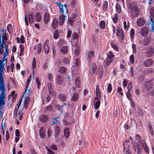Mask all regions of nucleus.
Returning a JSON list of instances; mask_svg holds the SVG:
<instances>
[{
    "label": "nucleus",
    "mask_w": 154,
    "mask_h": 154,
    "mask_svg": "<svg viewBox=\"0 0 154 154\" xmlns=\"http://www.w3.org/2000/svg\"><path fill=\"white\" fill-rule=\"evenodd\" d=\"M148 33V29L147 27H143L141 30V34L142 36L145 37L146 36Z\"/></svg>",
    "instance_id": "9"
},
{
    "label": "nucleus",
    "mask_w": 154,
    "mask_h": 154,
    "mask_svg": "<svg viewBox=\"0 0 154 154\" xmlns=\"http://www.w3.org/2000/svg\"><path fill=\"white\" fill-rule=\"evenodd\" d=\"M34 16L32 14H29L28 17V20L30 23L32 24L34 22Z\"/></svg>",
    "instance_id": "23"
},
{
    "label": "nucleus",
    "mask_w": 154,
    "mask_h": 154,
    "mask_svg": "<svg viewBox=\"0 0 154 154\" xmlns=\"http://www.w3.org/2000/svg\"><path fill=\"white\" fill-rule=\"evenodd\" d=\"M46 149L48 152V153L47 154H55L54 152L51 149L48 148V147H46Z\"/></svg>",
    "instance_id": "58"
},
{
    "label": "nucleus",
    "mask_w": 154,
    "mask_h": 154,
    "mask_svg": "<svg viewBox=\"0 0 154 154\" xmlns=\"http://www.w3.org/2000/svg\"><path fill=\"white\" fill-rule=\"evenodd\" d=\"M54 37L55 39H57L59 37L58 32L57 31H55L54 34Z\"/></svg>",
    "instance_id": "47"
},
{
    "label": "nucleus",
    "mask_w": 154,
    "mask_h": 154,
    "mask_svg": "<svg viewBox=\"0 0 154 154\" xmlns=\"http://www.w3.org/2000/svg\"><path fill=\"white\" fill-rule=\"evenodd\" d=\"M107 57L109 58H111V59L113 60L114 57V56L113 55L111 51L109 52L108 55Z\"/></svg>",
    "instance_id": "44"
},
{
    "label": "nucleus",
    "mask_w": 154,
    "mask_h": 154,
    "mask_svg": "<svg viewBox=\"0 0 154 154\" xmlns=\"http://www.w3.org/2000/svg\"><path fill=\"white\" fill-rule=\"evenodd\" d=\"M134 149L138 154L141 153L142 148L139 144L137 143H135L134 145Z\"/></svg>",
    "instance_id": "5"
},
{
    "label": "nucleus",
    "mask_w": 154,
    "mask_h": 154,
    "mask_svg": "<svg viewBox=\"0 0 154 154\" xmlns=\"http://www.w3.org/2000/svg\"><path fill=\"white\" fill-rule=\"evenodd\" d=\"M58 25V22L57 19L55 18L53 19L52 21V27L54 29L57 28Z\"/></svg>",
    "instance_id": "14"
},
{
    "label": "nucleus",
    "mask_w": 154,
    "mask_h": 154,
    "mask_svg": "<svg viewBox=\"0 0 154 154\" xmlns=\"http://www.w3.org/2000/svg\"><path fill=\"white\" fill-rule=\"evenodd\" d=\"M132 47L133 49V53H134L135 54L136 53L137 51L136 50V47L135 44H132Z\"/></svg>",
    "instance_id": "52"
},
{
    "label": "nucleus",
    "mask_w": 154,
    "mask_h": 154,
    "mask_svg": "<svg viewBox=\"0 0 154 154\" xmlns=\"http://www.w3.org/2000/svg\"><path fill=\"white\" fill-rule=\"evenodd\" d=\"M79 49L78 47L76 46L75 51V54L76 55H78L79 54Z\"/></svg>",
    "instance_id": "51"
},
{
    "label": "nucleus",
    "mask_w": 154,
    "mask_h": 154,
    "mask_svg": "<svg viewBox=\"0 0 154 154\" xmlns=\"http://www.w3.org/2000/svg\"><path fill=\"white\" fill-rule=\"evenodd\" d=\"M132 82H130L128 85V91H131V89L132 88Z\"/></svg>",
    "instance_id": "60"
},
{
    "label": "nucleus",
    "mask_w": 154,
    "mask_h": 154,
    "mask_svg": "<svg viewBox=\"0 0 154 154\" xmlns=\"http://www.w3.org/2000/svg\"><path fill=\"white\" fill-rule=\"evenodd\" d=\"M20 53L22 54L23 53V52L24 50V47L23 46V45H20Z\"/></svg>",
    "instance_id": "62"
},
{
    "label": "nucleus",
    "mask_w": 154,
    "mask_h": 154,
    "mask_svg": "<svg viewBox=\"0 0 154 154\" xmlns=\"http://www.w3.org/2000/svg\"><path fill=\"white\" fill-rule=\"evenodd\" d=\"M137 22V24L140 26H143L145 23L144 19L142 18H139L138 19Z\"/></svg>",
    "instance_id": "19"
},
{
    "label": "nucleus",
    "mask_w": 154,
    "mask_h": 154,
    "mask_svg": "<svg viewBox=\"0 0 154 154\" xmlns=\"http://www.w3.org/2000/svg\"><path fill=\"white\" fill-rule=\"evenodd\" d=\"M80 78L79 76H78L75 79V82L76 86L77 88H79L80 87Z\"/></svg>",
    "instance_id": "21"
},
{
    "label": "nucleus",
    "mask_w": 154,
    "mask_h": 154,
    "mask_svg": "<svg viewBox=\"0 0 154 154\" xmlns=\"http://www.w3.org/2000/svg\"><path fill=\"white\" fill-rule=\"evenodd\" d=\"M150 17L154 18V7L150 8Z\"/></svg>",
    "instance_id": "35"
},
{
    "label": "nucleus",
    "mask_w": 154,
    "mask_h": 154,
    "mask_svg": "<svg viewBox=\"0 0 154 154\" xmlns=\"http://www.w3.org/2000/svg\"><path fill=\"white\" fill-rule=\"evenodd\" d=\"M50 19V15L48 13H45L43 16L44 22L45 23H47L49 21Z\"/></svg>",
    "instance_id": "15"
},
{
    "label": "nucleus",
    "mask_w": 154,
    "mask_h": 154,
    "mask_svg": "<svg viewBox=\"0 0 154 154\" xmlns=\"http://www.w3.org/2000/svg\"><path fill=\"white\" fill-rule=\"evenodd\" d=\"M63 63L65 64H69V60L67 57H65L63 60Z\"/></svg>",
    "instance_id": "57"
},
{
    "label": "nucleus",
    "mask_w": 154,
    "mask_h": 154,
    "mask_svg": "<svg viewBox=\"0 0 154 154\" xmlns=\"http://www.w3.org/2000/svg\"><path fill=\"white\" fill-rule=\"evenodd\" d=\"M144 86L147 89L149 90L152 86V82L151 81L147 82L145 83Z\"/></svg>",
    "instance_id": "20"
},
{
    "label": "nucleus",
    "mask_w": 154,
    "mask_h": 154,
    "mask_svg": "<svg viewBox=\"0 0 154 154\" xmlns=\"http://www.w3.org/2000/svg\"><path fill=\"white\" fill-rule=\"evenodd\" d=\"M116 33L117 36L119 37L122 40L124 39V33L122 29L120 28H118Z\"/></svg>",
    "instance_id": "4"
},
{
    "label": "nucleus",
    "mask_w": 154,
    "mask_h": 154,
    "mask_svg": "<svg viewBox=\"0 0 154 154\" xmlns=\"http://www.w3.org/2000/svg\"><path fill=\"white\" fill-rule=\"evenodd\" d=\"M93 72L94 74H95V70L97 69V66L94 63H93L92 66L91 67Z\"/></svg>",
    "instance_id": "38"
},
{
    "label": "nucleus",
    "mask_w": 154,
    "mask_h": 154,
    "mask_svg": "<svg viewBox=\"0 0 154 154\" xmlns=\"http://www.w3.org/2000/svg\"><path fill=\"white\" fill-rule=\"evenodd\" d=\"M39 119L41 122H45L48 120V117L47 115L42 114L39 116Z\"/></svg>",
    "instance_id": "13"
},
{
    "label": "nucleus",
    "mask_w": 154,
    "mask_h": 154,
    "mask_svg": "<svg viewBox=\"0 0 154 154\" xmlns=\"http://www.w3.org/2000/svg\"><path fill=\"white\" fill-rule=\"evenodd\" d=\"M35 18L36 20L38 21H41L42 18V16L39 13H37L35 16Z\"/></svg>",
    "instance_id": "29"
},
{
    "label": "nucleus",
    "mask_w": 154,
    "mask_h": 154,
    "mask_svg": "<svg viewBox=\"0 0 154 154\" xmlns=\"http://www.w3.org/2000/svg\"><path fill=\"white\" fill-rule=\"evenodd\" d=\"M66 69L64 67H60L59 70V72L61 74H64L66 72Z\"/></svg>",
    "instance_id": "33"
},
{
    "label": "nucleus",
    "mask_w": 154,
    "mask_h": 154,
    "mask_svg": "<svg viewBox=\"0 0 154 154\" xmlns=\"http://www.w3.org/2000/svg\"><path fill=\"white\" fill-rule=\"evenodd\" d=\"M36 60L35 58L34 57L33 59L32 62V66L33 69L36 67Z\"/></svg>",
    "instance_id": "48"
},
{
    "label": "nucleus",
    "mask_w": 154,
    "mask_h": 154,
    "mask_svg": "<svg viewBox=\"0 0 154 154\" xmlns=\"http://www.w3.org/2000/svg\"><path fill=\"white\" fill-rule=\"evenodd\" d=\"M65 18H66V16L63 15H61L60 16L59 19V24L60 25L63 24L65 21Z\"/></svg>",
    "instance_id": "17"
},
{
    "label": "nucleus",
    "mask_w": 154,
    "mask_h": 154,
    "mask_svg": "<svg viewBox=\"0 0 154 154\" xmlns=\"http://www.w3.org/2000/svg\"><path fill=\"white\" fill-rule=\"evenodd\" d=\"M149 127L151 134L152 135H153L154 133L151 124H149Z\"/></svg>",
    "instance_id": "42"
},
{
    "label": "nucleus",
    "mask_w": 154,
    "mask_h": 154,
    "mask_svg": "<svg viewBox=\"0 0 154 154\" xmlns=\"http://www.w3.org/2000/svg\"><path fill=\"white\" fill-rule=\"evenodd\" d=\"M135 139L137 140V142H140V135L137 134L136 135Z\"/></svg>",
    "instance_id": "61"
},
{
    "label": "nucleus",
    "mask_w": 154,
    "mask_h": 154,
    "mask_svg": "<svg viewBox=\"0 0 154 154\" xmlns=\"http://www.w3.org/2000/svg\"><path fill=\"white\" fill-rule=\"evenodd\" d=\"M134 29H131L130 31V36L131 39L134 38Z\"/></svg>",
    "instance_id": "46"
},
{
    "label": "nucleus",
    "mask_w": 154,
    "mask_h": 154,
    "mask_svg": "<svg viewBox=\"0 0 154 154\" xmlns=\"http://www.w3.org/2000/svg\"><path fill=\"white\" fill-rule=\"evenodd\" d=\"M112 18L114 23L117 22L118 20V17L117 14H115L114 17H112Z\"/></svg>",
    "instance_id": "43"
},
{
    "label": "nucleus",
    "mask_w": 154,
    "mask_h": 154,
    "mask_svg": "<svg viewBox=\"0 0 154 154\" xmlns=\"http://www.w3.org/2000/svg\"><path fill=\"white\" fill-rule=\"evenodd\" d=\"M153 61L151 59H149L144 61L143 65L146 67H150L153 64Z\"/></svg>",
    "instance_id": "10"
},
{
    "label": "nucleus",
    "mask_w": 154,
    "mask_h": 154,
    "mask_svg": "<svg viewBox=\"0 0 154 154\" xmlns=\"http://www.w3.org/2000/svg\"><path fill=\"white\" fill-rule=\"evenodd\" d=\"M112 60H113L111 59V58H108L107 57L106 60H104L103 63L104 66L105 67H106L108 65H109L112 62Z\"/></svg>",
    "instance_id": "16"
},
{
    "label": "nucleus",
    "mask_w": 154,
    "mask_h": 154,
    "mask_svg": "<svg viewBox=\"0 0 154 154\" xmlns=\"http://www.w3.org/2000/svg\"><path fill=\"white\" fill-rule=\"evenodd\" d=\"M99 26L100 28L104 29L105 26V23L104 21H101L99 23Z\"/></svg>",
    "instance_id": "36"
},
{
    "label": "nucleus",
    "mask_w": 154,
    "mask_h": 154,
    "mask_svg": "<svg viewBox=\"0 0 154 154\" xmlns=\"http://www.w3.org/2000/svg\"><path fill=\"white\" fill-rule=\"evenodd\" d=\"M116 11L119 13H120L121 11V8L120 5L119 3L116 4Z\"/></svg>",
    "instance_id": "27"
},
{
    "label": "nucleus",
    "mask_w": 154,
    "mask_h": 154,
    "mask_svg": "<svg viewBox=\"0 0 154 154\" xmlns=\"http://www.w3.org/2000/svg\"><path fill=\"white\" fill-rule=\"evenodd\" d=\"M140 145L145 152L149 153V148L146 142L144 141H141L140 142Z\"/></svg>",
    "instance_id": "8"
},
{
    "label": "nucleus",
    "mask_w": 154,
    "mask_h": 154,
    "mask_svg": "<svg viewBox=\"0 0 154 154\" xmlns=\"http://www.w3.org/2000/svg\"><path fill=\"white\" fill-rule=\"evenodd\" d=\"M2 41L3 40L6 41L7 40L5 30L4 29L0 31V39L1 41H2Z\"/></svg>",
    "instance_id": "7"
},
{
    "label": "nucleus",
    "mask_w": 154,
    "mask_h": 154,
    "mask_svg": "<svg viewBox=\"0 0 154 154\" xmlns=\"http://www.w3.org/2000/svg\"><path fill=\"white\" fill-rule=\"evenodd\" d=\"M60 134V129L57 126L55 129V134L54 136L55 137L57 136Z\"/></svg>",
    "instance_id": "30"
},
{
    "label": "nucleus",
    "mask_w": 154,
    "mask_h": 154,
    "mask_svg": "<svg viewBox=\"0 0 154 154\" xmlns=\"http://www.w3.org/2000/svg\"><path fill=\"white\" fill-rule=\"evenodd\" d=\"M138 112L140 116H142L143 115V110L140 109H138Z\"/></svg>",
    "instance_id": "63"
},
{
    "label": "nucleus",
    "mask_w": 154,
    "mask_h": 154,
    "mask_svg": "<svg viewBox=\"0 0 154 154\" xmlns=\"http://www.w3.org/2000/svg\"><path fill=\"white\" fill-rule=\"evenodd\" d=\"M108 2L105 1L103 2V9L105 11H106L108 9Z\"/></svg>",
    "instance_id": "31"
},
{
    "label": "nucleus",
    "mask_w": 154,
    "mask_h": 154,
    "mask_svg": "<svg viewBox=\"0 0 154 154\" xmlns=\"http://www.w3.org/2000/svg\"><path fill=\"white\" fill-rule=\"evenodd\" d=\"M96 97H99L100 98V92L99 88V86L98 85H97L96 88Z\"/></svg>",
    "instance_id": "22"
},
{
    "label": "nucleus",
    "mask_w": 154,
    "mask_h": 154,
    "mask_svg": "<svg viewBox=\"0 0 154 154\" xmlns=\"http://www.w3.org/2000/svg\"><path fill=\"white\" fill-rule=\"evenodd\" d=\"M60 8V11L64 15L67 13V11L66 9L67 5L64 4L63 5H61L60 2L56 3Z\"/></svg>",
    "instance_id": "3"
},
{
    "label": "nucleus",
    "mask_w": 154,
    "mask_h": 154,
    "mask_svg": "<svg viewBox=\"0 0 154 154\" xmlns=\"http://www.w3.org/2000/svg\"><path fill=\"white\" fill-rule=\"evenodd\" d=\"M48 40H46L44 45L45 52L46 54H48L49 51V46H48Z\"/></svg>",
    "instance_id": "12"
},
{
    "label": "nucleus",
    "mask_w": 154,
    "mask_h": 154,
    "mask_svg": "<svg viewBox=\"0 0 154 154\" xmlns=\"http://www.w3.org/2000/svg\"><path fill=\"white\" fill-rule=\"evenodd\" d=\"M86 58L89 62H90L92 57L94 56V53L93 51H89L86 54Z\"/></svg>",
    "instance_id": "6"
},
{
    "label": "nucleus",
    "mask_w": 154,
    "mask_h": 154,
    "mask_svg": "<svg viewBox=\"0 0 154 154\" xmlns=\"http://www.w3.org/2000/svg\"><path fill=\"white\" fill-rule=\"evenodd\" d=\"M112 86L111 84H109L108 85L107 87V91L109 93L112 90Z\"/></svg>",
    "instance_id": "54"
},
{
    "label": "nucleus",
    "mask_w": 154,
    "mask_h": 154,
    "mask_svg": "<svg viewBox=\"0 0 154 154\" xmlns=\"http://www.w3.org/2000/svg\"><path fill=\"white\" fill-rule=\"evenodd\" d=\"M37 85V88L38 89L39 87L40 86V84L39 81V79L38 78H37L35 79Z\"/></svg>",
    "instance_id": "59"
},
{
    "label": "nucleus",
    "mask_w": 154,
    "mask_h": 154,
    "mask_svg": "<svg viewBox=\"0 0 154 154\" xmlns=\"http://www.w3.org/2000/svg\"><path fill=\"white\" fill-rule=\"evenodd\" d=\"M153 50H152V49H151L149 50L147 52V54L148 55V56L149 57H150L152 55H153Z\"/></svg>",
    "instance_id": "56"
},
{
    "label": "nucleus",
    "mask_w": 154,
    "mask_h": 154,
    "mask_svg": "<svg viewBox=\"0 0 154 154\" xmlns=\"http://www.w3.org/2000/svg\"><path fill=\"white\" fill-rule=\"evenodd\" d=\"M124 25V28L125 30H127L129 26V23L128 22V24L125 21H124L123 22Z\"/></svg>",
    "instance_id": "39"
},
{
    "label": "nucleus",
    "mask_w": 154,
    "mask_h": 154,
    "mask_svg": "<svg viewBox=\"0 0 154 154\" xmlns=\"http://www.w3.org/2000/svg\"><path fill=\"white\" fill-rule=\"evenodd\" d=\"M100 98L98 97H95L94 98V108L95 109L99 108L100 105Z\"/></svg>",
    "instance_id": "11"
},
{
    "label": "nucleus",
    "mask_w": 154,
    "mask_h": 154,
    "mask_svg": "<svg viewBox=\"0 0 154 154\" xmlns=\"http://www.w3.org/2000/svg\"><path fill=\"white\" fill-rule=\"evenodd\" d=\"M131 63L132 64L134 63V56L132 54L129 57Z\"/></svg>",
    "instance_id": "49"
},
{
    "label": "nucleus",
    "mask_w": 154,
    "mask_h": 154,
    "mask_svg": "<svg viewBox=\"0 0 154 154\" xmlns=\"http://www.w3.org/2000/svg\"><path fill=\"white\" fill-rule=\"evenodd\" d=\"M99 70L100 71L98 72V74L100 76V77L101 78L103 75V68L102 67H100Z\"/></svg>",
    "instance_id": "50"
},
{
    "label": "nucleus",
    "mask_w": 154,
    "mask_h": 154,
    "mask_svg": "<svg viewBox=\"0 0 154 154\" xmlns=\"http://www.w3.org/2000/svg\"><path fill=\"white\" fill-rule=\"evenodd\" d=\"M61 52L63 54H66L68 51L67 47L66 46H63L62 47L60 50Z\"/></svg>",
    "instance_id": "25"
},
{
    "label": "nucleus",
    "mask_w": 154,
    "mask_h": 154,
    "mask_svg": "<svg viewBox=\"0 0 154 154\" xmlns=\"http://www.w3.org/2000/svg\"><path fill=\"white\" fill-rule=\"evenodd\" d=\"M7 29L9 33H11L13 31V28L11 24H9L7 26Z\"/></svg>",
    "instance_id": "34"
},
{
    "label": "nucleus",
    "mask_w": 154,
    "mask_h": 154,
    "mask_svg": "<svg viewBox=\"0 0 154 154\" xmlns=\"http://www.w3.org/2000/svg\"><path fill=\"white\" fill-rule=\"evenodd\" d=\"M63 80V78L60 76H57L56 77V81L57 84H60L62 83Z\"/></svg>",
    "instance_id": "24"
},
{
    "label": "nucleus",
    "mask_w": 154,
    "mask_h": 154,
    "mask_svg": "<svg viewBox=\"0 0 154 154\" xmlns=\"http://www.w3.org/2000/svg\"><path fill=\"white\" fill-rule=\"evenodd\" d=\"M80 63L79 59L77 58L75 60V64L77 66H78Z\"/></svg>",
    "instance_id": "53"
},
{
    "label": "nucleus",
    "mask_w": 154,
    "mask_h": 154,
    "mask_svg": "<svg viewBox=\"0 0 154 154\" xmlns=\"http://www.w3.org/2000/svg\"><path fill=\"white\" fill-rule=\"evenodd\" d=\"M42 45L41 44H38L37 45L38 53L39 54L41 51Z\"/></svg>",
    "instance_id": "55"
},
{
    "label": "nucleus",
    "mask_w": 154,
    "mask_h": 154,
    "mask_svg": "<svg viewBox=\"0 0 154 154\" xmlns=\"http://www.w3.org/2000/svg\"><path fill=\"white\" fill-rule=\"evenodd\" d=\"M45 128L43 127L41 128L39 131V135L40 137L42 138H44L45 137Z\"/></svg>",
    "instance_id": "18"
},
{
    "label": "nucleus",
    "mask_w": 154,
    "mask_h": 154,
    "mask_svg": "<svg viewBox=\"0 0 154 154\" xmlns=\"http://www.w3.org/2000/svg\"><path fill=\"white\" fill-rule=\"evenodd\" d=\"M128 11L131 18H134L139 15V8L133 2H131L128 5Z\"/></svg>",
    "instance_id": "1"
},
{
    "label": "nucleus",
    "mask_w": 154,
    "mask_h": 154,
    "mask_svg": "<svg viewBox=\"0 0 154 154\" xmlns=\"http://www.w3.org/2000/svg\"><path fill=\"white\" fill-rule=\"evenodd\" d=\"M28 87H27L26 85V88L25 89L24 93L23 96L17 104L18 109L20 106V104L22 101V99L23 98L24 99V107L26 109L27 107L28 103L30 100V97L29 96L31 92L30 89H28Z\"/></svg>",
    "instance_id": "2"
},
{
    "label": "nucleus",
    "mask_w": 154,
    "mask_h": 154,
    "mask_svg": "<svg viewBox=\"0 0 154 154\" xmlns=\"http://www.w3.org/2000/svg\"><path fill=\"white\" fill-rule=\"evenodd\" d=\"M59 98L60 100L64 101L66 99V96L65 94H61L59 96Z\"/></svg>",
    "instance_id": "37"
},
{
    "label": "nucleus",
    "mask_w": 154,
    "mask_h": 154,
    "mask_svg": "<svg viewBox=\"0 0 154 154\" xmlns=\"http://www.w3.org/2000/svg\"><path fill=\"white\" fill-rule=\"evenodd\" d=\"M64 135L67 138L69 135V130L67 128H66L64 129Z\"/></svg>",
    "instance_id": "32"
},
{
    "label": "nucleus",
    "mask_w": 154,
    "mask_h": 154,
    "mask_svg": "<svg viewBox=\"0 0 154 154\" xmlns=\"http://www.w3.org/2000/svg\"><path fill=\"white\" fill-rule=\"evenodd\" d=\"M72 38L74 40H78V34L74 33L72 34Z\"/></svg>",
    "instance_id": "40"
},
{
    "label": "nucleus",
    "mask_w": 154,
    "mask_h": 154,
    "mask_svg": "<svg viewBox=\"0 0 154 154\" xmlns=\"http://www.w3.org/2000/svg\"><path fill=\"white\" fill-rule=\"evenodd\" d=\"M129 142V140H127L125 141H124V142L123 145L124 146V149L125 150L126 149V148H129V144H128V143Z\"/></svg>",
    "instance_id": "28"
},
{
    "label": "nucleus",
    "mask_w": 154,
    "mask_h": 154,
    "mask_svg": "<svg viewBox=\"0 0 154 154\" xmlns=\"http://www.w3.org/2000/svg\"><path fill=\"white\" fill-rule=\"evenodd\" d=\"M32 79V75H30L29 77H28L26 82V87H29V84L30 83V82L31 80Z\"/></svg>",
    "instance_id": "41"
},
{
    "label": "nucleus",
    "mask_w": 154,
    "mask_h": 154,
    "mask_svg": "<svg viewBox=\"0 0 154 154\" xmlns=\"http://www.w3.org/2000/svg\"><path fill=\"white\" fill-rule=\"evenodd\" d=\"M152 17L149 16V19L148 22V24L149 25H151V26L153 24H154Z\"/></svg>",
    "instance_id": "45"
},
{
    "label": "nucleus",
    "mask_w": 154,
    "mask_h": 154,
    "mask_svg": "<svg viewBox=\"0 0 154 154\" xmlns=\"http://www.w3.org/2000/svg\"><path fill=\"white\" fill-rule=\"evenodd\" d=\"M50 148L54 150H57V147L56 145L55 144H52L50 146Z\"/></svg>",
    "instance_id": "64"
},
{
    "label": "nucleus",
    "mask_w": 154,
    "mask_h": 154,
    "mask_svg": "<svg viewBox=\"0 0 154 154\" xmlns=\"http://www.w3.org/2000/svg\"><path fill=\"white\" fill-rule=\"evenodd\" d=\"M79 97V94L77 93H75L73 95L71 100L73 101H75L77 100Z\"/></svg>",
    "instance_id": "26"
}]
</instances>
